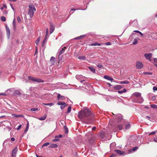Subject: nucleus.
I'll use <instances>...</instances> for the list:
<instances>
[{
    "mask_svg": "<svg viewBox=\"0 0 157 157\" xmlns=\"http://www.w3.org/2000/svg\"><path fill=\"white\" fill-rule=\"evenodd\" d=\"M78 59L80 60H85L86 59V57L84 56H80L78 57Z\"/></svg>",
    "mask_w": 157,
    "mask_h": 157,
    "instance_id": "obj_23",
    "label": "nucleus"
},
{
    "mask_svg": "<svg viewBox=\"0 0 157 157\" xmlns=\"http://www.w3.org/2000/svg\"><path fill=\"white\" fill-rule=\"evenodd\" d=\"M60 94H58V96H57V99L58 100H59L60 99Z\"/></svg>",
    "mask_w": 157,
    "mask_h": 157,
    "instance_id": "obj_43",
    "label": "nucleus"
},
{
    "mask_svg": "<svg viewBox=\"0 0 157 157\" xmlns=\"http://www.w3.org/2000/svg\"><path fill=\"white\" fill-rule=\"evenodd\" d=\"M82 77V75H76V78L78 80H79Z\"/></svg>",
    "mask_w": 157,
    "mask_h": 157,
    "instance_id": "obj_32",
    "label": "nucleus"
},
{
    "mask_svg": "<svg viewBox=\"0 0 157 157\" xmlns=\"http://www.w3.org/2000/svg\"><path fill=\"white\" fill-rule=\"evenodd\" d=\"M153 141L155 142H157V138L153 139Z\"/></svg>",
    "mask_w": 157,
    "mask_h": 157,
    "instance_id": "obj_56",
    "label": "nucleus"
},
{
    "mask_svg": "<svg viewBox=\"0 0 157 157\" xmlns=\"http://www.w3.org/2000/svg\"><path fill=\"white\" fill-rule=\"evenodd\" d=\"M59 139H56L54 140L53 141H59Z\"/></svg>",
    "mask_w": 157,
    "mask_h": 157,
    "instance_id": "obj_54",
    "label": "nucleus"
},
{
    "mask_svg": "<svg viewBox=\"0 0 157 157\" xmlns=\"http://www.w3.org/2000/svg\"><path fill=\"white\" fill-rule=\"evenodd\" d=\"M82 37V36H80L79 37H77L75 38V39H80V38H81Z\"/></svg>",
    "mask_w": 157,
    "mask_h": 157,
    "instance_id": "obj_58",
    "label": "nucleus"
},
{
    "mask_svg": "<svg viewBox=\"0 0 157 157\" xmlns=\"http://www.w3.org/2000/svg\"><path fill=\"white\" fill-rule=\"evenodd\" d=\"M122 119V116L121 114H119L116 115V119L117 122H119L121 121Z\"/></svg>",
    "mask_w": 157,
    "mask_h": 157,
    "instance_id": "obj_6",
    "label": "nucleus"
},
{
    "mask_svg": "<svg viewBox=\"0 0 157 157\" xmlns=\"http://www.w3.org/2000/svg\"><path fill=\"white\" fill-rule=\"evenodd\" d=\"M40 36H39L38 38L36 40V42H35V43L36 44L38 45V44H39V42L40 40Z\"/></svg>",
    "mask_w": 157,
    "mask_h": 157,
    "instance_id": "obj_31",
    "label": "nucleus"
},
{
    "mask_svg": "<svg viewBox=\"0 0 157 157\" xmlns=\"http://www.w3.org/2000/svg\"><path fill=\"white\" fill-rule=\"evenodd\" d=\"M97 66L98 67L100 68H101L102 67V65L100 63H98L97 65Z\"/></svg>",
    "mask_w": 157,
    "mask_h": 157,
    "instance_id": "obj_44",
    "label": "nucleus"
},
{
    "mask_svg": "<svg viewBox=\"0 0 157 157\" xmlns=\"http://www.w3.org/2000/svg\"><path fill=\"white\" fill-rule=\"evenodd\" d=\"M104 78L107 80L111 81V82H112L113 79V78L107 75H105Z\"/></svg>",
    "mask_w": 157,
    "mask_h": 157,
    "instance_id": "obj_12",
    "label": "nucleus"
},
{
    "mask_svg": "<svg viewBox=\"0 0 157 157\" xmlns=\"http://www.w3.org/2000/svg\"><path fill=\"white\" fill-rule=\"evenodd\" d=\"M132 100L134 102L142 103L143 102L144 99L141 96L138 98H132Z\"/></svg>",
    "mask_w": 157,
    "mask_h": 157,
    "instance_id": "obj_3",
    "label": "nucleus"
},
{
    "mask_svg": "<svg viewBox=\"0 0 157 157\" xmlns=\"http://www.w3.org/2000/svg\"><path fill=\"white\" fill-rule=\"evenodd\" d=\"M96 129V127H94L92 128V130H95Z\"/></svg>",
    "mask_w": 157,
    "mask_h": 157,
    "instance_id": "obj_62",
    "label": "nucleus"
},
{
    "mask_svg": "<svg viewBox=\"0 0 157 157\" xmlns=\"http://www.w3.org/2000/svg\"><path fill=\"white\" fill-rule=\"evenodd\" d=\"M64 128L65 129V133H67L68 132V130L66 126H64Z\"/></svg>",
    "mask_w": 157,
    "mask_h": 157,
    "instance_id": "obj_38",
    "label": "nucleus"
},
{
    "mask_svg": "<svg viewBox=\"0 0 157 157\" xmlns=\"http://www.w3.org/2000/svg\"><path fill=\"white\" fill-rule=\"evenodd\" d=\"M133 32H135L136 33H139L140 32V31H138V30H135V31H134Z\"/></svg>",
    "mask_w": 157,
    "mask_h": 157,
    "instance_id": "obj_57",
    "label": "nucleus"
},
{
    "mask_svg": "<svg viewBox=\"0 0 157 157\" xmlns=\"http://www.w3.org/2000/svg\"><path fill=\"white\" fill-rule=\"evenodd\" d=\"M62 137V135H59L58 137L59 138H61Z\"/></svg>",
    "mask_w": 157,
    "mask_h": 157,
    "instance_id": "obj_64",
    "label": "nucleus"
},
{
    "mask_svg": "<svg viewBox=\"0 0 157 157\" xmlns=\"http://www.w3.org/2000/svg\"><path fill=\"white\" fill-rule=\"evenodd\" d=\"M127 91V90L126 89H124L122 90L118 91V92L119 94H121L124 93H125Z\"/></svg>",
    "mask_w": 157,
    "mask_h": 157,
    "instance_id": "obj_18",
    "label": "nucleus"
},
{
    "mask_svg": "<svg viewBox=\"0 0 157 157\" xmlns=\"http://www.w3.org/2000/svg\"><path fill=\"white\" fill-rule=\"evenodd\" d=\"M91 114V111L88 109L86 108L80 112L78 114V117L80 119L83 118L85 117H88Z\"/></svg>",
    "mask_w": 157,
    "mask_h": 157,
    "instance_id": "obj_1",
    "label": "nucleus"
},
{
    "mask_svg": "<svg viewBox=\"0 0 157 157\" xmlns=\"http://www.w3.org/2000/svg\"><path fill=\"white\" fill-rule=\"evenodd\" d=\"M3 7L5 8H7V6L5 4H4L3 6Z\"/></svg>",
    "mask_w": 157,
    "mask_h": 157,
    "instance_id": "obj_61",
    "label": "nucleus"
},
{
    "mask_svg": "<svg viewBox=\"0 0 157 157\" xmlns=\"http://www.w3.org/2000/svg\"><path fill=\"white\" fill-rule=\"evenodd\" d=\"M100 136L102 138H104L105 137V133L103 132H101L100 133Z\"/></svg>",
    "mask_w": 157,
    "mask_h": 157,
    "instance_id": "obj_16",
    "label": "nucleus"
},
{
    "mask_svg": "<svg viewBox=\"0 0 157 157\" xmlns=\"http://www.w3.org/2000/svg\"><path fill=\"white\" fill-rule=\"evenodd\" d=\"M43 105H49L50 106H51L53 105L54 104L53 103H43Z\"/></svg>",
    "mask_w": 157,
    "mask_h": 157,
    "instance_id": "obj_29",
    "label": "nucleus"
},
{
    "mask_svg": "<svg viewBox=\"0 0 157 157\" xmlns=\"http://www.w3.org/2000/svg\"><path fill=\"white\" fill-rule=\"evenodd\" d=\"M13 116L14 117H23L24 116L22 115H17V114H13Z\"/></svg>",
    "mask_w": 157,
    "mask_h": 157,
    "instance_id": "obj_22",
    "label": "nucleus"
},
{
    "mask_svg": "<svg viewBox=\"0 0 157 157\" xmlns=\"http://www.w3.org/2000/svg\"><path fill=\"white\" fill-rule=\"evenodd\" d=\"M153 89L154 90L157 91V87L155 86H154L153 88Z\"/></svg>",
    "mask_w": 157,
    "mask_h": 157,
    "instance_id": "obj_53",
    "label": "nucleus"
},
{
    "mask_svg": "<svg viewBox=\"0 0 157 157\" xmlns=\"http://www.w3.org/2000/svg\"><path fill=\"white\" fill-rule=\"evenodd\" d=\"M14 94L16 95H21V93L19 90H16L14 92Z\"/></svg>",
    "mask_w": 157,
    "mask_h": 157,
    "instance_id": "obj_20",
    "label": "nucleus"
},
{
    "mask_svg": "<svg viewBox=\"0 0 157 157\" xmlns=\"http://www.w3.org/2000/svg\"><path fill=\"white\" fill-rule=\"evenodd\" d=\"M145 57L147 59H150L151 58L152 56L151 53H146L144 54Z\"/></svg>",
    "mask_w": 157,
    "mask_h": 157,
    "instance_id": "obj_10",
    "label": "nucleus"
},
{
    "mask_svg": "<svg viewBox=\"0 0 157 157\" xmlns=\"http://www.w3.org/2000/svg\"><path fill=\"white\" fill-rule=\"evenodd\" d=\"M17 20L18 22L20 23L21 22V19L19 17H17Z\"/></svg>",
    "mask_w": 157,
    "mask_h": 157,
    "instance_id": "obj_42",
    "label": "nucleus"
},
{
    "mask_svg": "<svg viewBox=\"0 0 157 157\" xmlns=\"http://www.w3.org/2000/svg\"><path fill=\"white\" fill-rule=\"evenodd\" d=\"M30 109H31V110L32 111H34L37 110H38V108H31Z\"/></svg>",
    "mask_w": 157,
    "mask_h": 157,
    "instance_id": "obj_45",
    "label": "nucleus"
},
{
    "mask_svg": "<svg viewBox=\"0 0 157 157\" xmlns=\"http://www.w3.org/2000/svg\"><path fill=\"white\" fill-rule=\"evenodd\" d=\"M28 79L33 82H43L44 81L42 80L36 78H34L31 76H29L28 77Z\"/></svg>",
    "mask_w": 157,
    "mask_h": 157,
    "instance_id": "obj_4",
    "label": "nucleus"
},
{
    "mask_svg": "<svg viewBox=\"0 0 157 157\" xmlns=\"http://www.w3.org/2000/svg\"><path fill=\"white\" fill-rule=\"evenodd\" d=\"M115 151L117 153L120 154V155H122L124 153V152L123 151H121L120 150H115Z\"/></svg>",
    "mask_w": 157,
    "mask_h": 157,
    "instance_id": "obj_15",
    "label": "nucleus"
},
{
    "mask_svg": "<svg viewBox=\"0 0 157 157\" xmlns=\"http://www.w3.org/2000/svg\"><path fill=\"white\" fill-rule=\"evenodd\" d=\"M129 83V82L127 80H125V81H121L120 82V83L121 84H128Z\"/></svg>",
    "mask_w": 157,
    "mask_h": 157,
    "instance_id": "obj_26",
    "label": "nucleus"
},
{
    "mask_svg": "<svg viewBox=\"0 0 157 157\" xmlns=\"http://www.w3.org/2000/svg\"><path fill=\"white\" fill-rule=\"evenodd\" d=\"M50 34L52 33L54 29H55V26L52 23V22L50 23Z\"/></svg>",
    "mask_w": 157,
    "mask_h": 157,
    "instance_id": "obj_8",
    "label": "nucleus"
},
{
    "mask_svg": "<svg viewBox=\"0 0 157 157\" xmlns=\"http://www.w3.org/2000/svg\"><path fill=\"white\" fill-rule=\"evenodd\" d=\"M156 132L155 131H153L151 132V133H149V135L150 136V135H152V134H155Z\"/></svg>",
    "mask_w": 157,
    "mask_h": 157,
    "instance_id": "obj_48",
    "label": "nucleus"
},
{
    "mask_svg": "<svg viewBox=\"0 0 157 157\" xmlns=\"http://www.w3.org/2000/svg\"><path fill=\"white\" fill-rule=\"evenodd\" d=\"M151 107L154 109H157V105L155 104H152L151 105Z\"/></svg>",
    "mask_w": 157,
    "mask_h": 157,
    "instance_id": "obj_30",
    "label": "nucleus"
},
{
    "mask_svg": "<svg viewBox=\"0 0 157 157\" xmlns=\"http://www.w3.org/2000/svg\"><path fill=\"white\" fill-rule=\"evenodd\" d=\"M67 105L66 104V105H62L61 106H60V108L62 110L63 109H64V108L66 107V106H67Z\"/></svg>",
    "mask_w": 157,
    "mask_h": 157,
    "instance_id": "obj_37",
    "label": "nucleus"
},
{
    "mask_svg": "<svg viewBox=\"0 0 157 157\" xmlns=\"http://www.w3.org/2000/svg\"><path fill=\"white\" fill-rule=\"evenodd\" d=\"M130 125L129 124H127L126 125L125 128L126 129H128L130 128Z\"/></svg>",
    "mask_w": 157,
    "mask_h": 157,
    "instance_id": "obj_39",
    "label": "nucleus"
},
{
    "mask_svg": "<svg viewBox=\"0 0 157 157\" xmlns=\"http://www.w3.org/2000/svg\"><path fill=\"white\" fill-rule=\"evenodd\" d=\"M1 19L2 21H6V18L4 16H2L1 17Z\"/></svg>",
    "mask_w": 157,
    "mask_h": 157,
    "instance_id": "obj_35",
    "label": "nucleus"
},
{
    "mask_svg": "<svg viewBox=\"0 0 157 157\" xmlns=\"http://www.w3.org/2000/svg\"><path fill=\"white\" fill-rule=\"evenodd\" d=\"M71 106H69L67 109V113H69L70 112L71 110Z\"/></svg>",
    "mask_w": 157,
    "mask_h": 157,
    "instance_id": "obj_36",
    "label": "nucleus"
},
{
    "mask_svg": "<svg viewBox=\"0 0 157 157\" xmlns=\"http://www.w3.org/2000/svg\"><path fill=\"white\" fill-rule=\"evenodd\" d=\"M118 128L120 130H121L123 128L122 125H119L118 126Z\"/></svg>",
    "mask_w": 157,
    "mask_h": 157,
    "instance_id": "obj_40",
    "label": "nucleus"
},
{
    "mask_svg": "<svg viewBox=\"0 0 157 157\" xmlns=\"http://www.w3.org/2000/svg\"><path fill=\"white\" fill-rule=\"evenodd\" d=\"M55 60V58L53 57H52L51 58L50 61H54Z\"/></svg>",
    "mask_w": 157,
    "mask_h": 157,
    "instance_id": "obj_51",
    "label": "nucleus"
},
{
    "mask_svg": "<svg viewBox=\"0 0 157 157\" xmlns=\"http://www.w3.org/2000/svg\"><path fill=\"white\" fill-rule=\"evenodd\" d=\"M101 45V44L100 43H98L97 42H96L95 43H92L91 44V46H100Z\"/></svg>",
    "mask_w": 157,
    "mask_h": 157,
    "instance_id": "obj_24",
    "label": "nucleus"
},
{
    "mask_svg": "<svg viewBox=\"0 0 157 157\" xmlns=\"http://www.w3.org/2000/svg\"><path fill=\"white\" fill-rule=\"evenodd\" d=\"M154 61L155 63H157V59L156 58L154 59Z\"/></svg>",
    "mask_w": 157,
    "mask_h": 157,
    "instance_id": "obj_55",
    "label": "nucleus"
},
{
    "mask_svg": "<svg viewBox=\"0 0 157 157\" xmlns=\"http://www.w3.org/2000/svg\"><path fill=\"white\" fill-rule=\"evenodd\" d=\"M149 140L150 141V142H153V141H153V139H150Z\"/></svg>",
    "mask_w": 157,
    "mask_h": 157,
    "instance_id": "obj_63",
    "label": "nucleus"
},
{
    "mask_svg": "<svg viewBox=\"0 0 157 157\" xmlns=\"http://www.w3.org/2000/svg\"><path fill=\"white\" fill-rule=\"evenodd\" d=\"M138 43V41L136 39H135L134 40V41L132 43V44L133 45H136Z\"/></svg>",
    "mask_w": 157,
    "mask_h": 157,
    "instance_id": "obj_34",
    "label": "nucleus"
},
{
    "mask_svg": "<svg viewBox=\"0 0 157 157\" xmlns=\"http://www.w3.org/2000/svg\"><path fill=\"white\" fill-rule=\"evenodd\" d=\"M122 88L121 85H118L114 86V88L116 90H119Z\"/></svg>",
    "mask_w": 157,
    "mask_h": 157,
    "instance_id": "obj_21",
    "label": "nucleus"
},
{
    "mask_svg": "<svg viewBox=\"0 0 157 157\" xmlns=\"http://www.w3.org/2000/svg\"><path fill=\"white\" fill-rule=\"evenodd\" d=\"M60 99L61 100H64L65 99V97L64 96H61L60 95Z\"/></svg>",
    "mask_w": 157,
    "mask_h": 157,
    "instance_id": "obj_47",
    "label": "nucleus"
},
{
    "mask_svg": "<svg viewBox=\"0 0 157 157\" xmlns=\"http://www.w3.org/2000/svg\"><path fill=\"white\" fill-rule=\"evenodd\" d=\"M17 151V149L16 147L12 151L11 156L12 157H16V155Z\"/></svg>",
    "mask_w": 157,
    "mask_h": 157,
    "instance_id": "obj_7",
    "label": "nucleus"
},
{
    "mask_svg": "<svg viewBox=\"0 0 157 157\" xmlns=\"http://www.w3.org/2000/svg\"><path fill=\"white\" fill-rule=\"evenodd\" d=\"M6 33L7 35L8 36V37L9 38L10 35V31L9 28V27L7 26V25H6Z\"/></svg>",
    "mask_w": 157,
    "mask_h": 157,
    "instance_id": "obj_11",
    "label": "nucleus"
},
{
    "mask_svg": "<svg viewBox=\"0 0 157 157\" xmlns=\"http://www.w3.org/2000/svg\"><path fill=\"white\" fill-rule=\"evenodd\" d=\"M132 95L138 98L141 96V94L140 93L136 92L133 93Z\"/></svg>",
    "mask_w": 157,
    "mask_h": 157,
    "instance_id": "obj_9",
    "label": "nucleus"
},
{
    "mask_svg": "<svg viewBox=\"0 0 157 157\" xmlns=\"http://www.w3.org/2000/svg\"><path fill=\"white\" fill-rule=\"evenodd\" d=\"M48 32V28H47L46 30V34L45 37H47V36Z\"/></svg>",
    "mask_w": 157,
    "mask_h": 157,
    "instance_id": "obj_49",
    "label": "nucleus"
},
{
    "mask_svg": "<svg viewBox=\"0 0 157 157\" xmlns=\"http://www.w3.org/2000/svg\"><path fill=\"white\" fill-rule=\"evenodd\" d=\"M105 44H106V45H110L111 44V43L110 42H106Z\"/></svg>",
    "mask_w": 157,
    "mask_h": 157,
    "instance_id": "obj_50",
    "label": "nucleus"
},
{
    "mask_svg": "<svg viewBox=\"0 0 157 157\" xmlns=\"http://www.w3.org/2000/svg\"><path fill=\"white\" fill-rule=\"evenodd\" d=\"M29 128V122L28 121V123H27V125L26 126V128L25 130V133H26V132L28 131V130Z\"/></svg>",
    "mask_w": 157,
    "mask_h": 157,
    "instance_id": "obj_27",
    "label": "nucleus"
},
{
    "mask_svg": "<svg viewBox=\"0 0 157 157\" xmlns=\"http://www.w3.org/2000/svg\"><path fill=\"white\" fill-rule=\"evenodd\" d=\"M144 73L146 75H152V73L150 72H144Z\"/></svg>",
    "mask_w": 157,
    "mask_h": 157,
    "instance_id": "obj_41",
    "label": "nucleus"
},
{
    "mask_svg": "<svg viewBox=\"0 0 157 157\" xmlns=\"http://www.w3.org/2000/svg\"><path fill=\"white\" fill-rule=\"evenodd\" d=\"M58 147V146L56 144H52L49 147L51 148H57Z\"/></svg>",
    "mask_w": 157,
    "mask_h": 157,
    "instance_id": "obj_19",
    "label": "nucleus"
},
{
    "mask_svg": "<svg viewBox=\"0 0 157 157\" xmlns=\"http://www.w3.org/2000/svg\"><path fill=\"white\" fill-rule=\"evenodd\" d=\"M136 66L137 68L140 69L144 66V65L141 62L138 61L136 62Z\"/></svg>",
    "mask_w": 157,
    "mask_h": 157,
    "instance_id": "obj_5",
    "label": "nucleus"
},
{
    "mask_svg": "<svg viewBox=\"0 0 157 157\" xmlns=\"http://www.w3.org/2000/svg\"><path fill=\"white\" fill-rule=\"evenodd\" d=\"M66 48H64L62 49L59 52V55H60L63 53L65 50V49Z\"/></svg>",
    "mask_w": 157,
    "mask_h": 157,
    "instance_id": "obj_13",
    "label": "nucleus"
},
{
    "mask_svg": "<svg viewBox=\"0 0 157 157\" xmlns=\"http://www.w3.org/2000/svg\"><path fill=\"white\" fill-rule=\"evenodd\" d=\"M13 29H15L16 28V24L15 21V18L13 20Z\"/></svg>",
    "mask_w": 157,
    "mask_h": 157,
    "instance_id": "obj_25",
    "label": "nucleus"
},
{
    "mask_svg": "<svg viewBox=\"0 0 157 157\" xmlns=\"http://www.w3.org/2000/svg\"><path fill=\"white\" fill-rule=\"evenodd\" d=\"M11 140L12 141H13L15 140V139L14 138H11Z\"/></svg>",
    "mask_w": 157,
    "mask_h": 157,
    "instance_id": "obj_59",
    "label": "nucleus"
},
{
    "mask_svg": "<svg viewBox=\"0 0 157 157\" xmlns=\"http://www.w3.org/2000/svg\"><path fill=\"white\" fill-rule=\"evenodd\" d=\"M58 105H66V103L62 101H59L57 103Z\"/></svg>",
    "mask_w": 157,
    "mask_h": 157,
    "instance_id": "obj_28",
    "label": "nucleus"
},
{
    "mask_svg": "<svg viewBox=\"0 0 157 157\" xmlns=\"http://www.w3.org/2000/svg\"><path fill=\"white\" fill-rule=\"evenodd\" d=\"M146 118H147L148 119V120H150V119L151 118L150 117L148 116H146Z\"/></svg>",
    "mask_w": 157,
    "mask_h": 157,
    "instance_id": "obj_60",
    "label": "nucleus"
},
{
    "mask_svg": "<svg viewBox=\"0 0 157 157\" xmlns=\"http://www.w3.org/2000/svg\"><path fill=\"white\" fill-rule=\"evenodd\" d=\"M29 10L28 14L29 15L30 17L32 18L34 14V12L36 11V9L35 7L32 5L29 6Z\"/></svg>",
    "mask_w": 157,
    "mask_h": 157,
    "instance_id": "obj_2",
    "label": "nucleus"
},
{
    "mask_svg": "<svg viewBox=\"0 0 157 157\" xmlns=\"http://www.w3.org/2000/svg\"><path fill=\"white\" fill-rule=\"evenodd\" d=\"M21 124H20L18 127H17V129L18 130H19L20 128H21Z\"/></svg>",
    "mask_w": 157,
    "mask_h": 157,
    "instance_id": "obj_52",
    "label": "nucleus"
},
{
    "mask_svg": "<svg viewBox=\"0 0 157 157\" xmlns=\"http://www.w3.org/2000/svg\"><path fill=\"white\" fill-rule=\"evenodd\" d=\"M90 70L94 73H95V69L93 67H89Z\"/></svg>",
    "mask_w": 157,
    "mask_h": 157,
    "instance_id": "obj_17",
    "label": "nucleus"
},
{
    "mask_svg": "<svg viewBox=\"0 0 157 157\" xmlns=\"http://www.w3.org/2000/svg\"><path fill=\"white\" fill-rule=\"evenodd\" d=\"M49 143H44L42 147L47 146L49 144Z\"/></svg>",
    "mask_w": 157,
    "mask_h": 157,
    "instance_id": "obj_46",
    "label": "nucleus"
},
{
    "mask_svg": "<svg viewBox=\"0 0 157 157\" xmlns=\"http://www.w3.org/2000/svg\"><path fill=\"white\" fill-rule=\"evenodd\" d=\"M138 148L137 147H133L132 149L130 151H135Z\"/></svg>",
    "mask_w": 157,
    "mask_h": 157,
    "instance_id": "obj_33",
    "label": "nucleus"
},
{
    "mask_svg": "<svg viewBox=\"0 0 157 157\" xmlns=\"http://www.w3.org/2000/svg\"><path fill=\"white\" fill-rule=\"evenodd\" d=\"M47 117V115L46 114H45L44 117H40V118H38V119L40 121H43L45 120Z\"/></svg>",
    "mask_w": 157,
    "mask_h": 157,
    "instance_id": "obj_14",
    "label": "nucleus"
}]
</instances>
